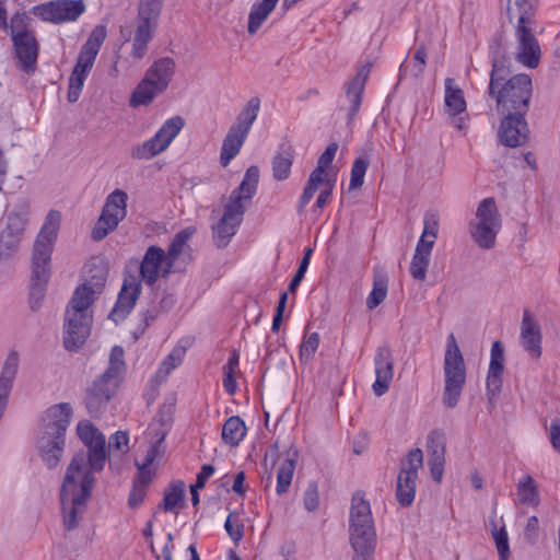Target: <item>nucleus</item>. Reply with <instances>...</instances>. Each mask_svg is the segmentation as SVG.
<instances>
[{
  "label": "nucleus",
  "instance_id": "obj_6",
  "mask_svg": "<svg viewBox=\"0 0 560 560\" xmlns=\"http://www.w3.org/2000/svg\"><path fill=\"white\" fill-rule=\"evenodd\" d=\"M125 372L124 349L115 346L110 351L107 370L94 381L88 392L85 405L90 415L97 416L112 399L122 381Z\"/></svg>",
  "mask_w": 560,
  "mask_h": 560
},
{
  "label": "nucleus",
  "instance_id": "obj_34",
  "mask_svg": "<svg viewBox=\"0 0 560 560\" xmlns=\"http://www.w3.org/2000/svg\"><path fill=\"white\" fill-rule=\"evenodd\" d=\"M184 502L185 483L183 481H176L165 488L160 509L164 512L177 514L178 510L184 506Z\"/></svg>",
  "mask_w": 560,
  "mask_h": 560
},
{
  "label": "nucleus",
  "instance_id": "obj_54",
  "mask_svg": "<svg viewBox=\"0 0 560 560\" xmlns=\"http://www.w3.org/2000/svg\"><path fill=\"white\" fill-rule=\"evenodd\" d=\"M164 0H140L138 15L159 20Z\"/></svg>",
  "mask_w": 560,
  "mask_h": 560
},
{
  "label": "nucleus",
  "instance_id": "obj_25",
  "mask_svg": "<svg viewBox=\"0 0 560 560\" xmlns=\"http://www.w3.org/2000/svg\"><path fill=\"white\" fill-rule=\"evenodd\" d=\"M541 331L538 322L529 311H524L521 323V345L523 349L533 358L538 359L541 355Z\"/></svg>",
  "mask_w": 560,
  "mask_h": 560
},
{
  "label": "nucleus",
  "instance_id": "obj_1",
  "mask_svg": "<svg viewBox=\"0 0 560 560\" xmlns=\"http://www.w3.org/2000/svg\"><path fill=\"white\" fill-rule=\"evenodd\" d=\"M77 433L88 447V453L79 452L71 458L61 485L62 521L68 530L79 525L94 487L93 474L102 471L106 463L103 433L88 420L78 423Z\"/></svg>",
  "mask_w": 560,
  "mask_h": 560
},
{
  "label": "nucleus",
  "instance_id": "obj_50",
  "mask_svg": "<svg viewBox=\"0 0 560 560\" xmlns=\"http://www.w3.org/2000/svg\"><path fill=\"white\" fill-rule=\"evenodd\" d=\"M368 167H369V161L366 159L358 158L354 160L352 167H351V174H350V183H349L350 190L358 189V188L362 187Z\"/></svg>",
  "mask_w": 560,
  "mask_h": 560
},
{
  "label": "nucleus",
  "instance_id": "obj_11",
  "mask_svg": "<svg viewBox=\"0 0 560 560\" xmlns=\"http://www.w3.org/2000/svg\"><path fill=\"white\" fill-rule=\"evenodd\" d=\"M439 234V215L428 212L423 218V230L417 242L415 254L410 261V276L418 281H424L430 266L432 249Z\"/></svg>",
  "mask_w": 560,
  "mask_h": 560
},
{
  "label": "nucleus",
  "instance_id": "obj_39",
  "mask_svg": "<svg viewBox=\"0 0 560 560\" xmlns=\"http://www.w3.org/2000/svg\"><path fill=\"white\" fill-rule=\"evenodd\" d=\"M221 435L226 445L237 446L246 435L245 422L238 416L230 417L223 424Z\"/></svg>",
  "mask_w": 560,
  "mask_h": 560
},
{
  "label": "nucleus",
  "instance_id": "obj_22",
  "mask_svg": "<svg viewBox=\"0 0 560 560\" xmlns=\"http://www.w3.org/2000/svg\"><path fill=\"white\" fill-rule=\"evenodd\" d=\"M532 24H516L517 60L528 67L536 68L540 59V47L532 32Z\"/></svg>",
  "mask_w": 560,
  "mask_h": 560
},
{
  "label": "nucleus",
  "instance_id": "obj_19",
  "mask_svg": "<svg viewBox=\"0 0 560 560\" xmlns=\"http://www.w3.org/2000/svg\"><path fill=\"white\" fill-rule=\"evenodd\" d=\"M501 120L498 137L502 144L510 148H517L527 143L529 139V128L525 119L526 113L501 114Z\"/></svg>",
  "mask_w": 560,
  "mask_h": 560
},
{
  "label": "nucleus",
  "instance_id": "obj_40",
  "mask_svg": "<svg viewBox=\"0 0 560 560\" xmlns=\"http://www.w3.org/2000/svg\"><path fill=\"white\" fill-rule=\"evenodd\" d=\"M30 214V205L23 200L8 214L4 230L23 235Z\"/></svg>",
  "mask_w": 560,
  "mask_h": 560
},
{
  "label": "nucleus",
  "instance_id": "obj_37",
  "mask_svg": "<svg viewBox=\"0 0 560 560\" xmlns=\"http://www.w3.org/2000/svg\"><path fill=\"white\" fill-rule=\"evenodd\" d=\"M294 160L291 147L282 145L272 160V175L277 180H284L290 176Z\"/></svg>",
  "mask_w": 560,
  "mask_h": 560
},
{
  "label": "nucleus",
  "instance_id": "obj_46",
  "mask_svg": "<svg viewBox=\"0 0 560 560\" xmlns=\"http://www.w3.org/2000/svg\"><path fill=\"white\" fill-rule=\"evenodd\" d=\"M30 22V18L24 12H16L12 15L10 23H8L12 40L19 37H24V35L34 34L31 30Z\"/></svg>",
  "mask_w": 560,
  "mask_h": 560
},
{
  "label": "nucleus",
  "instance_id": "obj_16",
  "mask_svg": "<svg viewBox=\"0 0 560 560\" xmlns=\"http://www.w3.org/2000/svg\"><path fill=\"white\" fill-rule=\"evenodd\" d=\"M84 10L81 0H55L33 7L32 13L45 22L59 24L78 20Z\"/></svg>",
  "mask_w": 560,
  "mask_h": 560
},
{
  "label": "nucleus",
  "instance_id": "obj_41",
  "mask_svg": "<svg viewBox=\"0 0 560 560\" xmlns=\"http://www.w3.org/2000/svg\"><path fill=\"white\" fill-rule=\"evenodd\" d=\"M260 100L258 97H252L238 114L236 122L231 127L248 135L258 116Z\"/></svg>",
  "mask_w": 560,
  "mask_h": 560
},
{
  "label": "nucleus",
  "instance_id": "obj_12",
  "mask_svg": "<svg viewBox=\"0 0 560 560\" xmlns=\"http://www.w3.org/2000/svg\"><path fill=\"white\" fill-rule=\"evenodd\" d=\"M185 121L180 116L166 119L159 130L148 140L132 147L130 155L133 160H151L171 145L184 128Z\"/></svg>",
  "mask_w": 560,
  "mask_h": 560
},
{
  "label": "nucleus",
  "instance_id": "obj_29",
  "mask_svg": "<svg viewBox=\"0 0 560 560\" xmlns=\"http://www.w3.org/2000/svg\"><path fill=\"white\" fill-rule=\"evenodd\" d=\"M33 276L30 291V306L37 310L45 298L46 284L49 279V262L32 260Z\"/></svg>",
  "mask_w": 560,
  "mask_h": 560
},
{
  "label": "nucleus",
  "instance_id": "obj_56",
  "mask_svg": "<svg viewBox=\"0 0 560 560\" xmlns=\"http://www.w3.org/2000/svg\"><path fill=\"white\" fill-rule=\"evenodd\" d=\"M224 528L230 536V538L235 542L238 544L244 535L243 532V524L240 522V520L234 514H229V516L225 520Z\"/></svg>",
  "mask_w": 560,
  "mask_h": 560
},
{
  "label": "nucleus",
  "instance_id": "obj_52",
  "mask_svg": "<svg viewBox=\"0 0 560 560\" xmlns=\"http://www.w3.org/2000/svg\"><path fill=\"white\" fill-rule=\"evenodd\" d=\"M319 335L317 332H312L308 336H305L301 347H300V359L303 362L311 361L319 346Z\"/></svg>",
  "mask_w": 560,
  "mask_h": 560
},
{
  "label": "nucleus",
  "instance_id": "obj_14",
  "mask_svg": "<svg viewBox=\"0 0 560 560\" xmlns=\"http://www.w3.org/2000/svg\"><path fill=\"white\" fill-rule=\"evenodd\" d=\"M128 194L119 188L113 190L105 199L101 215L92 230L95 241L105 238L127 215Z\"/></svg>",
  "mask_w": 560,
  "mask_h": 560
},
{
  "label": "nucleus",
  "instance_id": "obj_24",
  "mask_svg": "<svg viewBox=\"0 0 560 560\" xmlns=\"http://www.w3.org/2000/svg\"><path fill=\"white\" fill-rule=\"evenodd\" d=\"M165 262H167L165 252L160 247L150 246L140 265L141 279L152 285L160 277H166L171 271L165 270Z\"/></svg>",
  "mask_w": 560,
  "mask_h": 560
},
{
  "label": "nucleus",
  "instance_id": "obj_53",
  "mask_svg": "<svg viewBox=\"0 0 560 560\" xmlns=\"http://www.w3.org/2000/svg\"><path fill=\"white\" fill-rule=\"evenodd\" d=\"M338 150V144L336 142L330 143L326 150L322 153V155L318 158L317 166L313 171L314 173H317L318 175L327 178V168L330 166L336 152Z\"/></svg>",
  "mask_w": 560,
  "mask_h": 560
},
{
  "label": "nucleus",
  "instance_id": "obj_48",
  "mask_svg": "<svg viewBox=\"0 0 560 560\" xmlns=\"http://www.w3.org/2000/svg\"><path fill=\"white\" fill-rule=\"evenodd\" d=\"M21 240L22 235L3 229L0 234V258H10L18 250Z\"/></svg>",
  "mask_w": 560,
  "mask_h": 560
},
{
  "label": "nucleus",
  "instance_id": "obj_33",
  "mask_svg": "<svg viewBox=\"0 0 560 560\" xmlns=\"http://www.w3.org/2000/svg\"><path fill=\"white\" fill-rule=\"evenodd\" d=\"M92 323L65 324L63 343L67 350L81 348L91 332Z\"/></svg>",
  "mask_w": 560,
  "mask_h": 560
},
{
  "label": "nucleus",
  "instance_id": "obj_38",
  "mask_svg": "<svg viewBox=\"0 0 560 560\" xmlns=\"http://www.w3.org/2000/svg\"><path fill=\"white\" fill-rule=\"evenodd\" d=\"M196 233V229L192 226H188L182 231H179L173 238L167 256V262H165V270L171 271L173 264L177 260V258L185 252L188 241Z\"/></svg>",
  "mask_w": 560,
  "mask_h": 560
},
{
  "label": "nucleus",
  "instance_id": "obj_59",
  "mask_svg": "<svg viewBox=\"0 0 560 560\" xmlns=\"http://www.w3.org/2000/svg\"><path fill=\"white\" fill-rule=\"evenodd\" d=\"M147 492H148V488H145L141 485L133 483L132 489L129 494V498H128L129 506L132 509L140 506L145 499Z\"/></svg>",
  "mask_w": 560,
  "mask_h": 560
},
{
  "label": "nucleus",
  "instance_id": "obj_58",
  "mask_svg": "<svg viewBox=\"0 0 560 560\" xmlns=\"http://www.w3.org/2000/svg\"><path fill=\"white\" fill-rule=\"evenodd\" d=\"M129 435L125 431H117L109 438V447L127 453L129 450Z\"/></svg>",
  "mask_w": 560,
  "mask_h": 560
},
{
  "label": "nucleus",
  "instance_id": "obj_31",
  "mask_svg": "<svg viewBox=\"0 0 560 560\" xmlns=\"http://www.w3.org/2000/svg\"><path fill=\"white\" fill-rule=\"evenodd\" d=\"M538 0H508L506 13L510 22L533 24Z\"/></svg>",
  "mask_w": 560,
  "mask_h": 560
},
{
  "label": "nucleus",
  "instance_id": "obj_30",
  "mask_svg": "<svg viewBox=\"0 0 560 560\" xmlns=\"http://www.w3.org/2000/svg\"><path fill=\"white\" fill-rule=\"evenodd\" d=\"M247 136V133L230 127L226 136L223 139L220 152V163L223 167H226L230 162L240 153Z\"/></svg>",
  "mask_w": 560,
  "mask_h": 560
},
{
  "label": "nucleus",
  "instance_id": "obj_9",
  "mask_svg": "<svg viewBox=\"0 0 560 560\" xmlns=\"http://www.w3.org/2000/svg\"><path fill=\"white\" fill-rule=\"evenodd\" d=\"M105 38V26H96L90 34L88 40L81 47L75 66L69 78L67 97L70 103H74L79 100L84 82L94 65Z\"/></svg>",
  "mask_w": 560,
  "mask_h": 560
},
{
  "label": "nucleus",
  "instance_id": "obj_36",
  "mask_svg": "<svg viewBox=\"0 0 560 560\" xmlns=\"http://www.w3.org/2000/svg\"><path fill=\"white\" fill-rule=\"evenodd\" d=\"M388 277L385 271L375 269L373 271V288L366 298V307L376 308L387 296Z\"/></svg>",
  "mask_w": 560,
  "mask_h": 560
},
{
  "label": "nucleus",
  "instance_id": "obj_51",
  "mask_svg": "<svg viewBox=\"0 0 560 560\" xmlns=\"http://www.w3.org/2000/svg\"><path fill=\"white\" fill-rule=\"evenodd\" d=\"M492 537L495 542V547L501 560H508L510 556L509 537L505 526L502 525L500 528L497 525L492 528Z\"/></svg>",
  "mask_w": 560,
  "mask_h": 560
},
{
  "label": "nucleus",
  "instance_id": "obj_57",
  "mask_svg": "<svg viewBox=\"0 0 560 560\" xmlns=\"http://www.w3.org/2000/svg\"><path fill=\"white\" fill-rule=\"evenodd\" d=\"M138 466V472L133 480L135 485H141L145 488L149 487L151 481L154 478V470L151 468L152 465H145L144 463H137Z\"/></svg>",
  "mask_w": 560,
  "mask_h": 560
},
{
  "label": "nucleus",
  "instance_id": "obj_55",
  "mask_svg": "<svg viewBox=\"0 0 560 560\" xmlns=\"http://www.w3.org/2000/svg\"><path fill=\"white\" fill-rule=\"evenodd\" d=\"M303 504L304 508L308 512H314L319 506V492H318V485L315 481L308 482L304 494H303Z\"/></svg>",
  "mask_w": 560,
  "mask_h": 560
},
{
  "label": "nucleus",
  "instance_id": "obj_35",
  "mask_svg": "<svg viewBox=\"0 0 560 560\" xmlns=\"http://www.w3.org/2000/svg\"><path fill=\"white\" fill-rule=\"evenodd\" d=\"M278 1L279 0H262L253 4L248 15L247 26V31L250 35L257 33L269 14L275 10Z\"/></svg>",
  "mask_w": 560,
  "mask_h": 560
},
{
  "label": "nucleus",
  "instance_id": "obj_21",
  "mask_svg": "<svg viewBox=\"0 0 560 560\" xmlns=\"http://www.w3.org/2000/svg\"><path fill=\"white\" fill-rule=\"evenodd\" d=\"M140 279L135 275L126 276L121 290L118 294V299L109 314V317L115 323L124 320L127 317V315L133 310L136 302L140 296Z\"/></svg>",
  "mask_w": 560,
  "mask_h": 560
},
{
  "label": "nucleus",
  "instance_id": "obj_42",
  "mask_svg": "<svg viewBox=\"0 0 560 560\" xmlns=\"http://www.w3.org/2000/svg\"><path fill=\"white\" fill-rule=\"evenodd\" d=\"M517 500L522 504L537 506L539 504L538 487L532 476H523L516 488Z\"/></svg>",
  "mask_w": 560,
  "mask_h": 560
},
{
  "label": "nucleus",
  "instance_id": "obj_49",
  "mask_svg": "<svg viewBox=\"0 0 560 560\" xmlns=\"http://www.w3.org/2000/svg\"><path fill=\"white\" fill-rule=\"evenodd\" d=\"M158 21L159 20L138 15L133 37L149 44L153 38Z\"/></svg>",
  "mask_w": 560,
  "mask_h": 560
},
{
  "label": "nucleus",
  "instance_id": "obj_60",
  "mask_svg": "<svg viewBox=\"0 0 560 560\" xmlns=\"http://www.w3.org/2000/svg\"><path fill=\"white\" fill-rule=\"evenodd\" d=\"M549 440L552 447L560 453V418H553L549 427Z\"/></svg>",
  "mask_w": 560,
  "mask_h": 560
},
{
  "label": "nucleus",
  "instance_id": "obj_2",
  "mask_svg": "<svg viewBox=\"0 0 560 560\" xmlns=\"http://www.w3.org/2000/svg\"><path fill=\"white\" fill-rule=\"evenodd\" d=\"M508 61L504 57L493 58L488 94L497 103L499 114L527 113L532 97V79L516 74L509 80Z\"/></svg>",
  "mask_w": 560,
  "mask_h": 560
},
{
  "label": "nucleus",
  "instance_id": "obj_44",
  "mask_svg": "<svg viewBox=\"0 0 560 560\" xmlns=\"http://www.w3.org/2000/svg\"><path fill=\"white\" fill-rule=\"evenodd\" d=\"M295 463H296L295 456L287 457L280 463L278 470H277V487H276V491L279 495L288 492V490L292 483V479H293V475H294V470H295Z\"/></svg>",
  "mask_w": 560,
  "mask_h": 560
},
{
  "label": "nucleus",
  "instance_id": "obj_20",
  "mask_svg": "<svg viewBox=\"0 0 560 560\" xmlns=\"http://www.w3.org/2000/svg\"><path fill=\"white\" fill-rule=\"evenodd\" d=\"M60 222L61 213L50 210L35 241L32 260L50 262L52 246L57 238Z\"/></svg>",
  "mask_w": 560,
  "mask_h": 560
},
{
  "label": "nucleus",
  "instance_id": "obj_10",
  "mask_svg": "<svg viewBox=\"0 0 560 560\" xmlns=\"http://www.w3.org/2000/svg\"><path fill=\"white\" fill-rule=\"evenodd\" d=\"M502 220L493 198H486L477 207L475 219L469 222V233L474 242L483 249L495 245Z\"/></svg>",
  "mask_w": 560,
  "mask_h": 560
},
{
  "label": "nucleus",
  "instance_id": "obj_5",
  "mask_svg": "<svg viewBox=\"0 0 560 560\" xmlns=\"http://www.w3.org/2000/svg\"><path fill=\"white\" fill-rule=\"evenodd\" d=\"M349 541L353 552L352 560H374L376 529L370 502L360 493H355L351 500Z\"/></svg>",
  "mask_w": 560,
  "mask_h": 560
},
{
  "label": "nucleus",
  "instance_id": "obj_47",
  "mask_svg": "<svg viewBox=\"0 0 560 560\" xmlns=\"http://www.w3.org/2000/svg\"><path fill=\"white\" fill-rule=\"evenodd\" d=\"M327 178L318 175L317 173H314L312 172L310 174V177H308V180H307V184L300 197V200H299V210L302 211L306 205L312 200V198L314 197L315 192L324 186V184L326 183Z\"/></svg>",
  "mask_w": 560,
  "mask_h": 560
},
{
  "label": "nucleus",
  "instance_id": "obj_23",
  "mask_svg": "<svg viewBox=\"0 0 560 560\" xmlns=\"http://www.w3.org/2000/svg\"><path fill=\"white\" fill-rule=\"evenodd\" d=\"M375 382L372 385L376 396L384 395L394 377V358L388 346L383 345L376 349L374 357Z\"/></svg>",
  "mask_w": 560,
  "mask_h": 560
},
{
  "label": "nucleus",
  "instance_id": "obj_17",
  "mask_svg": "<svg viewBox=\"0 0 560 560\" xmlns=\"http://www.w3.org/2000/svg\"><path fill=\"white\" fill-rule=\"evenodd\" d=\"M171 428L172 417L170 413L161 412L152 420L145 431V438L150 446L142 463L145 465H153L156 459L163 457L166 451L164 441L171 431Z\"/></svg>",
  "mask_w": 560,
  "mask_h": 560
},
{
  "label": "nucleus",
  "instance_id": "obj_15",
  "mask_svg": "<svg viewBox=\"0 0 560 560\" xmlns=\"http://www.w3.org/2000/svg\"><path fill=\"white\" fill-rule=\"evenodd\" d=\"M422 465L423 453L420 448L411 450L401 460L396 487V498L400 505L409 506L413 502L418 471Z\"/></svg>",
  "mask_w": 560,
  "mask_h": 560
},
{
  "label": "nucleus",
  "instance_id": "obj_64",
  "mask_svg": "<svg viewBox=\"0 0 560 560\" xmlns=\"http://www.w3.org/2000/svg\"><path fill=\"white\" fill-rule=\"evenodd\" d=\"M148 50V44L143 40L137 39L132 37V47L130 51V56L137 60H141L144 58Z\"/></svg>",
  "mask_w": 560,
  "mask_h": 560
},
{
  "label": "nucleus",
  "instance_id": "obj_13",
  "mask_svg": "<svg viewBox=\"0 0 560 560\" xmlns=\"http://www.w3.org/2000/svg\"><path fill=\"white\" fill-rule=\"evenodd\" d=\"M105 278L102 276L95 282L86 281L78 287L67 306L65 324L92 323V305L101 294Z\"/></svg>",
  "mask_w": 560,
  "mask_h": 560
},
{
  "label": "nucleus",
  "instance_id": "obj_61",
  "mask_svg": "<svg viewBox=\"0 0 560 560\" xmlns=\"http://www.w3.org/2000/svg\"><path fill=\"white\" fill-rule=\"evenodd\" d=\"M334 183L326 180L315 202V208L323 209L330 200Z\"/></svg>",
  "mask_w": 560,
  "mask_h": 560
},
{
  "label": "nucleus",
  "instance_id": "obj_18",
  "mask_svg": "<svg viewBox=\"0 0 560 560\" xmlns=\"http://www.w3.org/2000/svg\"><path fill=\"white\" fill-rule=\"evenodd\" d=\"M467 103L464 91L453 78H446L444 82V113L447 115L451 124L458 130H465L468 125L467 116H462L466 112Z\"/></svg>",
  "mask_w": 560,
  "mask_h": 560
},
{
  "label": "nucleus",
  "instance_id": "obj_3",
  "mask_svg": "<svg viewBox=\"0 0 560 560\" xmlns=\"http://www.w3.org/2000/svg\"><path fill=\"white\" fill-rule=\"evenodd\" d=\"M72 408L68 402L49 407L43 415L36 448L49 469L56 468L63 455L66 431L71 422Z\"/></svg>",
  "mask_w": 560,
  "mask_h": 560
},
{
  "label": "nucleus",
  "instance_id": "obj_62",
  "mask_svg": "<svg viewBox=\"0 0 560 560\" xmlns=\"http://www.w3.org/2000/svg\"><path fill=\"white\" fill-rule=\"evenodd\" d=\"M538 529H539V521H538L537 516H535V515L530 516L527 520V523H526V526L524 529V535L530 542H535L536 538H537Z\"/></svg>",
  "mask_w": 560,
  "mask_h": 560
},
{
  "label": "nucleus",
  "instance_id": "obj_4",
  "mask_svg": "<svg viewBox=\"0 0 560 560\" xmlns=\"http://www.w3.org/2000/svg\"><path fill=\"white\" fill-rule=\"evenodd\" d=\"M258 180V167L250 166L246 170L240 186L231 192L224 206L222 218L213 226V238L218 247L226 246L236 234L246 208L257 191Z\"/></svg>",
  "mask_w": 560,
  "mask_h": 560
},
{
  "label": "nucleus",
  "instance_id": "obj_7",
  "mask_svg": "<svg viewBox=\"0 0 560 560\" xmlns=\"http://www.w3.org/2000/svg\"><path fill=\"white\" fill-rule=\"evenodd\" d=\"M443 373V404L447 408H454L460 399L467 376L465 360L454 334H450L446 340Z\"/></svg>",
  "mask_w": 560,
  "mask_h": 560
},
{
  "label": "nucleus",
  "instance_id": "obj_43",
  "mask_svg": "<svg viewBox=\"0 0 560 560\" xmlns=\"http://www.w3.org/2000/svg\"><path fill=\"white\" fill-rule=\"evenodd\" d=\"M187 351V345H184L183 341H179L173 350L170 352V354L161 362L160 368L156 372V376L159 378H166L173 370L178 368Z\"/></svg>",
  "mask_w": 560,
  "mask_h": 560
},
{
  "label": "nucleus",
  "instance_id": "obj_45",
  "mask_svg": "<svg viewBox=\"0 0 560 560\" xmlns=\"http://www.w3.org/2000/svg\"><path fill=\"white\" fill-rule=\"evenodd\" d=\"M240 355L234 350L228 362L223 365V387L225 392L233 395L237 389L236 372L238 370Z\"/></svg>",
  "mask_w": 560,
  "mask_h": 560
},
{
  "label": "nucleus",
  "instance_id": "obj_28",
  "mask_svg": "<svg viewBox=\"0 0 560 560\" xmlns=\"http://www.w3.org/2000/svg\"><path fill=\"white\" fill-rule=\"evenodd\" d=\"M428 465L432 478L440 482L443 476L445 463V439L440 432H432L428 436Z\"/></svg>",
  "mask_w": 560,
  "mask_h": 560
},
{
  "label": "nucleus",
  "instance_id": "obj_27",
  "mask_svg": "<svg viewBox=\"0 0 560 560\" xmlns=\"http://www.w3.org/2000/svg\"><path fill=\"white\" fill-rule=\"evenodd\" d=\"M12 42L19 68L27 73L33 72L38 57V43L35 35H24V37H19Z\"/></svg>",
  "mask_w": 560,
  "mask_h": 560
},
{
  "label": "nucleus",
  "instance_id": "obj_8",
  "mask_svg": "<svg viewBox=\"0 0 560 560\" xmlns=\"http://www.w3.org/2000/svg\"><path fill=\"white\" fill-rule=\"evenodd\" d=\"M174 73L175 62L173 59L165 57L154 61L131 93L129 105L132 108L150 105L158 95L167 89Z\"/></svg>",
  "mask_w": 560,
  "mask_h": 560
},
{
  "label": "nucleus",
  "instance_id": "obj_63",
  "mask_svg": "<svg viewBox=\"0 0 560 560\" xmlns=\"http://www.w3.org/2000/svg\"><path fill=\"white\" fill-rule=\"evenodd\" d=\"M307 268H308V266H307L306 259H302L294 277L292 278V280L289 284L290 292H294L296 290V288L301 283L302 279L304 278V275H305Z\"/></svg>",
  "mask_w": 560,
  "mask_h": 560
},
{
  "label": "nucleus",
  "instance_id": "obj_26",
  "mask_svg": "<svg viewBox=\"0 0 560 560\" xmlns=\"http://www.w3.org/2000/svg\"><path fill=\"white\" fill-rule=\"evenodd\" d=\"M504 349L500 341H494L491 347L490 363L487 375V394L497 396L502 388V374L504 370Z\"/></svg>",
  "mask_w": 560,
  "mask_h": 560
},
{
  "label": "nucleus",
  "instance_id": "obj_32",
  "mask_svg": "<svg viewBox=\"0 0 560 560\" xmlns=\"http://www.w3.org/2000/svg\"><path fill=\"white\" fill-rule=\"evenodd\" d=\"M370 65L360 68L347 88V98L350 103V115L357 114L362 102V93L370 74Z\"/></svg>",
  "mask_w": 560,
  "mask_h": 560
}]
</instances>
